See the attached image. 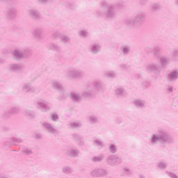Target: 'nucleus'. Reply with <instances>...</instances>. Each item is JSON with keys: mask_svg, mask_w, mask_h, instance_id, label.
Returning a JSON list of instances; mask_svg holds the SVG:
<instances>
[{"mask_svg": "<svg viewBox=\"0 0 178 178\" xmlns=\"http://www.w3.org/2000/svg\"><path fill=\"white\" fill-rule=\"evenodd\" d=\"M149 143L151 145H156L158 143L162 145H170L175 143V138L166 130L159 129L157 134L152 135Z\"/></svg>", "mask_w": 178, "mask_h": 178, "instance_id": "1", "label": "nucleus"}, {"mask_svg": "<svg viewBox=\"0 0 178 178\" xmlns=\"http://www.w3.org/2000/svg\"><path fill=\"white\" fill-rule=\"evenodd\" d=\"M99 17H106V19H115L116 17V10L115 6L109 4L106 0H103L100 3V10L96 11Z\"/></svg>", "mask_w": 178, "mask_h": 178, "instance_id": "2", "label": "nucleus"}, {"mask_svg": "<svg viewBox=\"0 0 178 178\" xmlns=\"http://www.w3.org/2000/svg\"><path fill=\"white\" fill-rule=\"evenodd\" d=\"M94 90H97V91H101V90H102V83H101V81L95 80L92 82V85H88L83 90L82 97H84L85 98L92 97V95L95 92Z\"/></svg>", "mask_w": 178, "mask_h": 178, "instance_id": "3", "label": "nucleus"}, {"mask_svg": "<svg viewBox=\"0 0 178 178\" xmlns=\"http://www.w3.org/2000/svg\"><path fill=\"white\" fill-rule=\"evenodd\" d=\"M108 175V170L104 168H95L90 172L92 177H106Z\"/></svg>", "mask_w": 178, "mask_h": 178, "instance_id": "4", "label": "nucleus"}, {"mask_svg": "<svg viewBox=\"0 0 178 178\" xmlns=\"http://www.w3.org/2000/svg\"><path fill=\"white\" fill-rule=\"evenodd\" d=\"M106 162L110 166H118L123 162L122 157H119L116 155H111L107 157Z\"/></svg>", "mask_w": 178, "mask_h": 178, "instance_id": "5", "label": "nucleus"}, {"mask_svg": "<svg viewBox=\"0 0 178 178\" xmlns=\"http://www.w3.org/2000/svg\"><path fill=\"white\" fill-rule=\"evenodd\" d=\"M31 54V50L29 48L22 51L20 49H17L14 51V56L16 59H22V58H26Z\"/></svg>", "mask_w": 178, "mask_h": 178, "instance_id": "6", "label": "nucleus"}, {"mask_svg": "<svg viewBox=\"0 0 178 178\" xmlns=\"http://www.w3.org/2000/svg\"><path fill=\"white\" fill-rule=\"evenodd\" d=\"M66 74L68 77H71V79H81V77H83V72L76 68L68 70Z\"/></svg>", "mask_w": 178, "mask_h": 178, "instance_id": "7", "label": "nucleus"}, {"mask_svg": "<svg viewBox=\"0 0 178 178\" xmlns=\"http://www.w3.org/2000/svg\"><path fill=\"white\" fill-rule=\"evenodd\" d=\"M145 71L147 73H154V74H159L161 73L158 64L154 63L148 64L145 67Z\"/></svg>", "mask_w": 178, "mask_h": 178, "instance_id": "8", "label": "nucleus"}, {"mask_svg": "<svg viewBox=\"0 0 178 178\" xmlns=\"http://www.w3.org/2000/svg\"><path fill=\"white\" fill-rule=\"evenodd\" d=\"M49 106H51V104L46 100L38 101L36 103V108H38V109H40L42 112H47V111H49Z\"/></svg>", "mask_w": 178, "mask_h": 178, "instance_id": "9", "label": "nucleus"}, {"mask_svg": "<svg viewBox=\"0 0 178 178\" xmlns=\"http://www.w3.org/2000/svg\"><path fill=\"white\" fill-rule=\"evenodd\" d=\"M42 127L47 133H49V134H58L59 133L58 130L54 127V125L49 122H43Z\"/></svg>", "mask_w": 178, "mask_h": 178, "instance_id": "10", "label": "nucleus"}, {"mask_svg": "<svg viewBox=\"0 0 178 178\" xmlns=\"http://www.w3.org/2000/svg\"><path fill=\"white\" fill-rule=\"evenodd\" d=\"M67 155L71 158H79V155H80V150L76 147H71L67 151Z\"/></svg>", "mask_w": 178, "mask_h": 178, "instance_id": "11", "label": "nucleus"}, {"mask_svg": "<svg viewBox=\"0 0 178 178\" xmlns=\"http://www.w3.org/2000/svg\"><path fill=\"white\" fill-rule=\"evenodd\" d=\"M23 92H35V88L31 86L30 83H24L22 86Z\"/></svg>", "mask_w": 178, "mask_h": 178, "instance_id": "12", "label": "nucleus"}, {"mask_svg": "<svg viewBox=\"0 0 178 178\" xmlns=\"http://www.w3.org/2000/svg\"><path fill=\"white\" fill-rule=\"evenodd\" d=\"M144 19H145V13L140 11L135 16V22H136V24H140V23L144 22Z\"/></svg>", "mask_w": 178, "mask_h": 178, "instance_id": "13", "label": "nucleus"}, {"mask_svg": "<svg viewBox=\"0 0 178 178\" xmlns=\"http://www.w3.org/2000/svg\"><path fill=\"white\" fill-rule=\"evenodd\" d=\"M115 94L117 95L118 98H124V97H127V92H126V90L123 88H117L115 90Z\"/></svg>", "mask_w": 178, "mask_h": 178, "instance_id": "14", "label": "nucleus"}, {"mask_svg": "<svg viewBox=\"0 0 178 178\" xmlns=\"http://www.w3.org/2000/svg\"><path fill=\"white\" fill-rule=\"evenodd\" d=\"M167 79L168 81H175L178 79V70H174L170 72L168 76Z\"/></svg>", "mask_w": 178, "mask_h": 178, "instance_id": "15", "label": "nucleus"}, {"mask_svg": "<svg viewBox=\"0 0 178 178\" xmlns=\"http://www.w3.org/2000/svg\"><path fill=\"white\" fill-rule=\"evenodd\" d=\"M16 15H17V10L15 7H11L8 9L7 12V17L10 20L15 19L16 17Z\"/></svg>", "mask_w": 178, "mask_h": 178, "instance_id": "16", "label": "nucleus"}, {"mask_svg": "<svg viewBox=\"0 0 178 178\" xmlns=\"http://www.w3.org/2000/svg\"><path fill=\"white\" fill-rule=\"evenodd\" d=\"M28 15L30 17H32V19H40L41 17L40 12H38V10L33 8L28 10Z\"/></svg>", "mask_w": 178, "mask_h": 178, "instance_id": "17", "label": "nucleus"}, {"mask_svg": "<svg viewBox=\"0 0 178 178\" xmlns=\"http://www.w3.org/2000/svg\"><path fill=\"white\" fill-rule=\"evenodd\" d=\"M101 51V46L98 44H93L90 47V52L94 55L98 54Z\"/></svg>", "mask_w": 178, "mask_h": 178, "instance_id": "18", "label": "nucleus"}, {"mask_svg": "<svg viewBox=\"0 0 178 178\" xmlns=\"http://www.w3.org/2000/svg\"><path fill=\"white\" fill-rule=\"evenodd\" d=\"M105 159V155L104 154H100L99 156H95L90 159L91 162L93 163H99L102 162Z\"/></svg>", "mask_w": 178, "mask_h": 178, "instance_id": "19", "label": "nucleus"}, {"mask_svg": "<svg viewBox=\"0 0 178 178\" xmlns=\"http://www.w3.org/2000/svg\"><path fill=\"white\" fill-rule=\"evenodd\" d=\"M9 70L10 72H20V70H22V65H19V64H10L9 65Z\"/></svg>", "mask_w": 178, "mask_h": 178, "instance_id": "20", "label": "nucleus"}, {"mask_svg": "<svg viewBox=\"0 0 178 178\" xmlns=\"http://www.w3.org/2000/svg\"><path fill=\"white\" fill-rule=\"evenodd\" d=\"M51 86L54 90H57L58 91H63V86H62L60 82L58 81H53L51 83Z\"/></svg>", "mask_w": 178, "mask_h": 178, "instance_id": "21", "label": "nucleus"}, {"mask_svg": "<svg viewBox=\"0 0 178 178\" xmlns=\"http://www.w3.org/2000/svg\"><path fill=\"white\" fill-rule=\"evenodd\" d=\"M71 98L74 102H79L81 99V95L79 92H72L71 93Z\"/></svg>", "mask_w": 178, "mask_h": 178, "instance_id": "22", "label": "nucleus"}, {"mask_svg": "<svg viewBox=\"0 0 178 178\" xmlns=\"http://www.w3.org/2000/svg\"><path fill=\"white\" fill-rule=\"evenodd\" d=\"M134 104L136 108H144L145 106V101L141 99H136Z\"/></svg>", "mask_w": 178, "mask_h": 178, "instance_id": "23", "label": "nucleus"}, {"mask_svg": "<svg viewBox=\"0 0 178 178\" xmlns=\"http://www.w3.org/2000/svg\"><path fill=\"white\" fill-rule=\"evenodd\" d=\"M108 151L110 154H116L118 152V146L116 144H110L108 147Z\"/></svg>", "mask_w": 178, "mask_h": 178, "instance_id": "24", "label": "nucleus"}, {"mask_svg": "<svg viewBox=\"0 0 178 178\" xmlns=\"http://www.w3.org/2000/svg\"><path fill=\"white\" fill-rule=\"evenodd\" d=\"M124 24H127V26H136V25H137V22H136V19H133L131 17L127 18L124 20Z\"/></svg>", "mask_w": 178, "mask_h": 178, "instance_id": "25", "label": "nucleus"}, {"mask_svg": "<svg viewBox=\"0 0 178 178\" xmlns=\"http://www.w3.org/2000/svg\"><path fill=\"white\" fill-rule=\"evenodd\" d=\"M33 35L35 38L40 40V38H42V30L36 29L33 31Z\"/></svg>", "mask_w": 178, "mask_h": 178, "instance_id": "26", "label": "nucleus"}, {"mask_svg": "<svg viewBox=\"0 0 178 178\" xmlns=\"http://www.w3.org/2000/svg\"><path fill=\"white\" fill-rule=\"evenodd\" d=\"M147 49V51H150V52H154L155 56H159V52L162 51V49L159 47H155L154 49L148 47Z\"/></svg>", "mask_w": 178, "mask_h": 178, "instance_id": "27", "label": "nucleus"}, {"mask_svg": "<svg viewBox=\"0 0 178 178\" xmlns=\"http://www.w3.org/2000/svg\"><path fill=\"white\" fill-rule=\"evenodd\" d=\"M72 137L75 141H77L78 144H79L81 147L84 145V141L81 140V137H80L79 134H74L72 135Z\"/></svg>", "mask_w": 178, "mask_h": 178, "instance_id": "28", "label": "nucleus"}, {"mask_svg": "<svg viewBox=\"0 0 178 178\" xmlns=\"http://www.w3.org/2000/svg\"><path fill=\"white\" fill-rule=\"evenodd\" d=\"M160 63L161 66H168L169 65V59L163 56L160 58Z\"/></svg>", "mask_w": 178, "mask_h": 178, "instance_id": "29", "label": "nucleus"}, {"mask_svg": "<svg viewBox=\"0 0 178 178\" xmlns=\"http://www.w3.org/2000/svg\"><path fill=\"white\" fill-rule=\"evenodd\" d=\"M81 126H83V124L80 121L69 124V127H71V129H77L78 127H81Z\"/></svg>", "mask_w": 178, "mask_h": 178, "instance_id": "30", "label": "nucleus"}, {"mask_svg": "<svg viewBox=\"0 0 178 178\" xmlns=\"http://www.w3.org/2000/svg\"><path fill=\"white\" fill-rule=\"evenodd\" d=\"M20 112V107H13L8 111L7 113L8 115H14V113H19Z\"/></svg>", "mask_w": 178, "mask_h": 178, "instance_id": "31", "label": "nucleus"}, {"mask_svg": "<svg viewBox=\"0 0 178 178\" xmlns=\"http://www.w3.org/2000/svg\"><path fill=\"white\" fill-rule=\"evenodd\" d=\"M63 173H65V175H70L73 173V169H72L69 166H65L62 168Z\"/></svg>", "mask_w": 178, "mask_h": 178, "instance_id": "32", "label": "nucleus"}, {"mask_svg": "<svg viewBox=\"0 0 178 178\" xmlns=\"http://www.w3.org/2000/svg\"><path fill=\"white\" fill-rule=\"evenodd\" d=\"M93 143L96 145L99 149H102L104 148V143L98 139L93 140Z\"/></svg>", "mask_w": 178, "mask_h": 178, "instance_id": "33", "label": "nucleus"}, {"mask_svg": "<svg viewBox=\"0 0 178 178\" xmlns=\"http://www.w3.org/2000/svg\"><path fill=\"white\" fill-rule=\"evenodd\" d=\"M104 74L105 76H106V77H108L110 79H113L116 77V72L113 71H107L104 73Z\"/></svg>", "mask_w": 178, "mask_h": 178, "instance_id": "34", "label": "nucleus"}, {"mask_svg": "<svg viewBox=\"0 0 178 178\" xmlns=\"http://www.w3.org/2000/svg\"><path fill=\"white\" fill-rule=\"evenodd\" d=\"M11 143H12V144H14V145L20 144V143H23V140L21 138L13 137L11 139Z\"/></svg>", "mask_w": 178, "mask_h": 178, "instance_id": "35", "label": "nucleus"}, {"mask_svg": "<svg viewBox=\"0 0 178 178\" xmlns=\"http://www.w3.org/2000/svg\"><path fill=\"white\" fill-rule=\"evenodd\" d=\"M60 41L63 44H69V42H70V38L67 35H62L60 37Z\"/></svg>", "mask_w": 178, "mask_h": 178, "instance_id": "36", "label": "nucleus"}, {"mask_svg": "<svg viewBox=\"0 0 178 178\" xmlns=\"http://www.w3.org/2000/svg\"><path fill=\"white\" fill-rule=\"evenodd\" d=\"M121 51L125 55H127L129 52H130V47L124 44L121 47Z\"/></svg>", "mask_w": 178, "mask_h": 178, "instance_id": "37", "label": "nucleus"}, {"mask_svg": "<svg viewBox=\"0 0 178 178\" xmlns=\"http://www.w3.org/2000/svg\"><path fill=\"white\" fill-rule=\"evenodd\" d=\"M25 116H29V118H35V113L33 111H26L24 112Z\"/></svg>", "mask_w": 178, "mask_h": 178, "instance_id": "38", "label": "nucleus"}, {"mask_svg": "<svg viewBox=\"0 0 178 178\" xmlns=\"http://www.w3.org/2000/svg\"><path fill=\"white\" fill-rule=\"evenodd\" d=\"M50 49H52V51H56V52H59V51H60V47L55 44H51L50 45Z\"/></svg>", "mask_w": 178, "mask_h": 178, "instance_id": "39", "label": "nucleus"}, {"mask_svg": "<svg viewBox=\"0 0 178 178\" xmlns=\"http://www.w3.org/2000/svg\"><path fill=\"white\" fill-rule=\"evenodd\" d=\"M22 153L24 155H31V154H33V151L29 148L25 147L22 149Z\"/></svg>", "mask_w": 178, "mask_h": 178, "instance_id": "40", "label": "nucleus"}, {"mask_svg": "<svg viewBox=\"0 0 178 178\" xmlns=\"http://www.w3.org/2000/svg\"><path fill=\"white\" fill-rule=\"evenodd\" d=\"M88 119L90 123H97L98 122V118L95 115L89 116Z\"/></svg>", "mask_w": 178, "mask_h": 178, "instance_id": "41", "label": "nucleus"}, {"mask_svg": "<svg viewBox=\"0 0 178 178\" xmlns=\"http://www.w3.org/2000/svg\"><path fill=\"white\" fill-rule=\"evenodd\" d=\"M173 90H174L173 86H168L167 88L165 89V94H167V95L172 94L173 92Z\"/></svg>", "mask_w": 178, "mask_h": 178, "instance_id": "42", "label": "nucleus"}, {"mask_svg": "<svg viewBox=\"0 0 178 178\" xmlns=\"http://www.w3.org/2000/svg\"><path fill=\"white\" fill-rule=\"evenodd\" d=\"M158 168H159V169H162L163 170H165V169L168 168V163L160 162L158 165Z\"/></svg>", "mask_w": 178, "mask_h": 178, "instance_id": "43", "label": "nucleus"}, {"mask_svg": "<svg viewBox=\"0 0 178 178\" xmlns=\"http://www.w3.org/2000/svg\"><path fill=\"white\" fill-rule=\"evenodd\" d=\"M80 37H87L88 35V31L87 30H81L79 33Z\"/></svg>", "mask_w": 178, "mask_h": 178, "instance_id": "44", "label": "nucleus"}, {"mask_svg": "<svg viewBox=\"0 0 178 178\" xmlns=\"http://www.w3.org/2000/svg\"><path fill=\"white\" fill-rule=\"evenodd\" d=\"M165 175H167V176H168L170 178H178L177 175L175 174V172L165 171Z\"/></svg>", "mask_w": 178, "mask_h": 178, "instance_id": "45", "label": "nucleus"}, {"mask_svg": "<svg viewBox=\"0 0 178 178\" xmlns=\"http://www.w3.org/2000/svg\"><path fill=\"white\" fill-rule=\"evenodd\" d=\"M159 8H161V6H159V4H158V3H152L151 5L152 10H158V9H159Z\"/></svg>", "mask_w": 178, "mask_h": 178, "instance_id": "46", "label": "nucleus"}, {"mask_svg": "<svg viewBox=\"0 0 178 178\" xmlns=\"http://www.w3.org/2000/svg\"><path fill=\"white\" fill-rule=\"evenodd\" d=\"M119 68L122 71L127 70V69L129 68V65H127V64H121L119 65Z\"/></svg>", "mask_w": 178, "mask_h": 178, "instance_id": "47", "label": "nucleus"}, {"mask_svg": "<svg viewBox=\"0 0 178 178\" xmlns=\"http://www.w3.org/2000/svg\"><path fill=\"white\" fill-rule=\"evenodd\" d=\"M51 119L53 122H56V120L59 119V117L58 116V114L54 113L51 115Z\"/></svg>", "mask_w": 178, "mask_h": 178, "instance_id": "48", "label": "nucleus"}, {"mask_svg": "<svg viewBox=\"0 0 178 178\" xmlns=\"http://www.w3.org/2000/svg\"><path fill=\"white\" fill-rule=\"evenodd\" d=\"M53 37L54 38H60L62 37V35H60V33H59L58 31H54L53 33Z\"/></svg>", "mask_w": 178, "mask_h": 178, "instance_id": "49", "label": "nucleus"}, {"mask_svg": "<svg viewBox=\"0 0 178 178\" xmlns=\"http://www.w3.org/2000/svg\"><path fill=\"white\" fill-rule=\"evenodd\" d=\"M172 55L173 58H177L178 57V49H175L172 51Z\"/></svg>", "mask_w": 178, "mask_h": 178, "instance_id": "50", "label": "nucleus"}, {"mask_svg": "<svg viewBox=\"0 0 178 178\" xmlns=\"http://www.w3.org/2000/svg\"><path fill=\"white\" fill-rule=\"evenodd\" d=\"M143 87H145V88H148V87H149V86H151V82H149L148 81H145L143 82Z\"/></svg>", "mask_w": 178, "mask_h": 178, "instance_id": "51", "label": "nucleus"}, {"mask_svg": "<svg viewBox=\"0 0 178 178\" xmlns=\"http://www.w3.org/2000/svg\"><path fill=\"white\" fill-rule=\"evenodd\" d=\"M123 171L124 172V173H126V175H131V170H130L129 168H123Z\"/></svg>", "mask_w": 178, "mask_h": 178, "instance_id": "52", "label": "nucleus"}, {"mask_svg": "<svg viewBox=\"0 0 178 178\" xmlns=\"http://www.w3.org/2000/svg\"><path fill=\"white\" fill-rule=\"evenodd\" d=\"M67 8H68V9H74V4L72 3H67L66 4Z\"/></svg>", "mask_w": 178, "mask_h": 178, "instance_id": "53", "label": "nucleus"}, {"mask_svg": "<svg viewBox=\"0 0 178 178\" xmlns=\"http://www.w3.org/2000/svg\"><path fill=\"white\" fill-rule=\"evenodd\" d=\"M49 1L51 0H38V2H39V3H47V2H49Z\"/></svg>", "mask_w": 178, "mask_h": 178, "instance_id": "54", "label": "nucleus"}, {"mask_svg": "<svg viewBox=\"0 0 178 178\" xmlns=\"http://www.w3.org/2000/svg\"><path fill=\"white\" fill-rule=\"evenodd\" d=\"M36 138H41V134H36Z\"/></svg>", "mask_w": 178, "mask_h": 178, "instance_id": "55", "label": "nucleus"}, {"mask_svg": "<svg viewBox=\"0 0 178 178\" xmlns=\"http://www.w3.org/2000/svg\"><path fill=\"white\" fill-rule=\"evenodd\" d=\"M139 178H145V177L143 175H139Z\"/></svg>", "mask_w": 178, "mask_h": 178, "instance_id": "56", "label": "nucleus"}, {"mask_svg": "<svg viewBox=\"0 0 178 178\" xmlns=\"http://www.w3.org/2000/svg\"><path fill=\"white\" fill-rule=\"evenodd\" d=\"M5 1H8V0H0V2H5Z\"/></svg>", "mask_w": 178, "mask_h": 178, "instance_id": "57", "label": "nucleus"}, {"mask_svg": "<svg viewBox=\"0 0 178 178\" xmlns=\"http://www.w3.org/2000/svg\"><path fill=\"white\" fill-rule=\"evenodd\" d=\"M1 63H3V61L0 59V64H1Z\"/></svg>", "mask_w": 178, "mask_h": 178, "instance_id": "58", "label": "nucleus"}, {"mask_svg": "<svg viewBox=\"0 0 178 178\" xmlns=\"http://www.w3.org/2000/svg\"><path fill=\"white\" fill-rule=\"evenodd\" d=\"M175 3H177V5H178V0L175 1Z\"/></svg>", "mask_w": 178, "mask_h": 178, "instance_id": "59", "label": "nucleus"}]
</instances>
